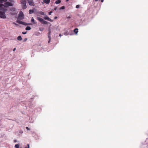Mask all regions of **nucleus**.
<instances>
[{"label":"nucleus","mask_w":148,"mask_h":148,"mask_svg":"<svg viewBox=\"0 0 148 148\" xmlns=\"http://www.w3.org/2000/svg\"><path fill=\"white\" fill-rule=\"evenodd\" d=\"M26 128L27 130H29V128L28 127H26Z\"/></svg>","instance_id":"30"},{"label":"nucleus","mask_w":148,"mask_h":148,"mask_svg":"<svg viewBox=\"0 0 148 148\" xmlns=\"http://www.w3.org/2000/svg\"><path fill=\"white\" fill-rule=\"evenodd\" d=\"M39 29L41 31H43L44 29V28L43 27H40L39 28Z\"/></svg>","instance_id":"21"},{"label":"nucleus","mask_w":148,"mask_h":148,"mask_svg":"<svg viewBox=\"0 0 148 148\" xmlns=\"http://www.w3.org/2000/svg\"><path fill=\"white\" fill-rule=\"evenodd\" d=\"M50 41H51V38H50L49 39V40L48 42V43H49L50 42Z\"/></svg>","instance_id":"28"},{"label":"nucleus","mask_w":148,"mask_h":148,"mask_svg":"<svg viewBox=\"0 0 148 148\" xmlns=\"http://www.w3.org/2000/svg\"><path fill=\"white\" fill-rule=\"evenodd\" d=\"M27 146H28V147L27 148H29V144H28L27 145Z\"/></svg>","instance_id":"33"},{"label":"nucleus","mask_w":148,"mask_h":148,"mask_svg":"<svg viewBox=\"0 0 148 148\" xmlns=\"http://www.w3.org/2000/svg\"><path fill=\"white\" fill-rule=\"evenodd\" d=\"M61 2V1L60 0H57L55 2V3L56 4H58L60 3Z\"/></svg>","instance_id":"15"},{"label":"nucleus","mask_w":148,"mask_h":148,"mask_svg":"<svg viewBox=\"0 0 148 148\" xmlns=\"http://www.w3.org/2000/svg\"><path fill=\"white\" fill-rule=\"evenodd\" d=\"M27 1L29 5L33 6L35 5V4L32 0H27Z\"/></svg>","instance_id":"5"},{"label":"nucleus","mask_w":148,"mask_h":148,"mask_svg":"<svg viewBox=\"0 0 148 148\" xmlns=\"http://www.w3.org/2000/svg\"><path fill=\"white\" fill-rule=\"evenodd\" d=\"M21 4H24L26 3V1L25 0H21Z\"/></svg>","instance_id":"12"},{"label":"nucleus","mask_w":148,"mask_h":148,"mask_svg":"<svg viewBox=\"0 0 148 148\" xmlns=\"http://www.w3.org/2000/svg\"><path fill=\"white\" fill-rule=\"evenodd\" d=\"M79 7H80V5H76V8H79Z\"/></svg>","instance_id":"23"},{"label":"nucleus","mask_w":148,"mask_h":148,"mask_svg":"<svg viewBox=\"0 0 148 148\" xmlns=\"http://www.w3.org/2000/svg\"><path fill=\"white\" fill-rule=\"evenodd\" d=\"M16 49L15 48H14L13 49V51H14L16 50Z\"/></svg>","instance_id":"32"},{"label":"nucleus","mask_w":148,"mask_h":148,"mask_svg":"<svg viewBox=\"0 0 148 148\" xmlns=\"http://www.w3.org/2000/svg\"><path fill=\"white\" fill-rule=\"evenodd\" d=\"M64 35H67L68 34H66H66H64Z\"/></svg>","instance_id":"37"},{"label":"nucleus","mask_w":148,"mask_h":148,"mask_svg":"<svg viewBox=\"0 0 148 148\" xmlns=\"http://www.w3.org/2000/svg\"><path fill=\"white\" fill-rule=\"evenodd\" d=\"M74 32L76 34H77L78 32V29L77 28H75L74 30Z\"/></svg>","instance_id":"14"},{"label":"nucleus","mask_w":148,"mask_h":148,"mask_svg":"<svg viewBox=\"0 0 148 148\" xmlns=\"http://www.w3.org/2000/svg\"><path fill=\"white\" fill-rule=\"evenodd\" d=\"M27 40V38H25V40Z\"/></svg>","instance_id":"40"},{"label":"nucleus","mask_w":148,"mask_h":148,"mask_svg":"<svg viewBox=\"0 0 148 148\" xmlns=\"http://www.w3.org/2000/svg\"><path fill=\"white\" fill-rule=\"evenodd\" d=\"M48 37H49V39L50 38L51 39L50 35H49V36H48Z\"/></svg>","instance_id":"29"},{"label":"nucleus","mask_w":148,"mask_h":148,"mask_svg":"<svg viewBox=\"0 0 148 148\" xmlns=\"http://www.w3.org/2000/svg\"><path fill=\"white\" fill-rule=\"evenodd\" d=\"M23 13L22 12H20L18 16V19H22L23 18Z\"/></svg>","instance_id":"3"},{"label":"nucleus","mask_w":148,"mask_h":148,"mask_svg":"<svg viewBox=\"0 0 148 148\" xmlns=\"http://www.w3.org/2000/svg\"><path fill=\"white\" fill-rule=\"evenodd\" d=\"M27 32H23L22 34H25L27 33Z\"/></svg>","instance_id":"25"},{"label":"nucleus","mask_w":148,"mask_h":148,"mask_svg":"<svg viewBox=\"0 0 148 148\" xmlns=\"http://www.w3.org/2000/svg\"><path fill=\"white\" fill-rule=\"evenodd\" d=\"M31 29V28L29 26H27V27L25 28V29L27 30H30Z\"/></svg>","instance_id":"17"},{"label":"nucleus","mask_w":148,"mask_h":148,"mask_svg":"<svg viewBox=\"0 0 148 148\" xmlns=\"http://www.w3.org/2000/svg\"><path fill=\"white\" fill-rule=\"evenodd\" d=\"M65 8V7L64 6H62L60 8V9H64Z\"/></svg>","instance_id":"24"},{"label":"nucleus","mask_w":148,"mask_h":148,"mask_svg":"<svg viewBox=\"0 0 148 148\" xmlns=\"http://www.w3.org/2000/svg\"><path fill=\"white\" fill-rule=\"evenodd\" d=\"M19 19H18V18L17 19L16 21V22L17 23H18L20 24L25 25V24L22 21H20L19 20Z\"/></svg>","instance_id":"6"},{"label":"nucleus","mask_w":148,"mask_h":148,"mask_svg":"<svg viewBox=\"0 0 148 148\" xmlns=\"http://www.w3.org/2000/svg\"><path fill=\"white\" fill-rule=\"evenodd\" d=\"M57 18V17L56 16L54 17V19H56Z\"/></svg>","instance_id":"35"},{"label":"nucleus","mask_w":148,"mask_h":148,"mask_svg":"<svg viewBox=\"0 0 148 148\" xmlns=\"http://www.w3.org/2000/svg\"><path fill=\"white\" fill-rule=\"evenodd\" d=\"M0 17L3 18H5L6 16L5 15V13L4 12H2L0 10Z\"/></svg>","instance_id":"2"},{"label":"nucleus","mask_w":148,"mask_h":148,"mask_svg":"<svg viewBox=\"0 0 148 148\" xmlns=\"http://www.w3.org/2000/svg\"><path fill=\"white\" fill-rule=\"evenodd\" d=\"M17 39L18 40H22V38L21 36H19L17 37Z\"/></svg>","instance_id":"13"},{"label":"nucleus","mask_w":148,"mask_h":148,"mask_svg":"<svg viewBox=\"0 0 148 148\" xmlns=\"http://www.w3.org/2000/svg\"><path fill=\"white\" fill-rule=\"evenodd\" d=\"M52 12L51 11L50 12H49V15H51V14L52 13Z\"/></svg>","instance_id":"26"},{"label":"nucleus","mask_w":148,"mask_h":148,"mask_svg":"<svg viewBox=\"0 0 148 148\" xmlns=\"http://www.w3.org/2000/svg\"><path fill=\"white\" fill-rule=\"evenodd\" d=\"M50 1V0H43V1L45 3L48 4L49 3Z\"/></svg>","instance_id":"8"},{"label":"nucleus","mask_w":148,"mask_h":148,"mask_svg":"<svg viewBox=\"0 0 148 148\" xmlns=\"http://www.w3.org/2000/svg\"><path fill=\"white\" fill-rule=\"evenodd\" d=\"M19 145L18 144H17L15 145V148H19Z\"/></svg>","instance_id":"20"},{"label":"nucleus","mask_w":148,"mask_h":148,"mask_svg":"<svg viewBox=\"0 0 148 148\" xmlns=\"http://www.w3.org/2000/svg\"><path fill=\"white\" fill-rule=\"evenodd\" d=\"M41 23L43 24H46L47 23V22L46 21H45L44 19L41 22Z\"/></svg>","instance_id":"16"},{"label":"nucleus","mask_w":148,"mask_h":148,"mask_svg":"<svg viewBox=\"0 0 148 148\" xmlns=\"http://www.w3.org/2000/svg\"><path fill=\"white\" fill-rule=\"evenodd\" d=\"M50 34H51V32H50V31H49L48 33V34H49V35H50Z\"/></svg>","instance_id":"31"},{"label":"nucleus","mask_w":148,"mask_h":148,"mask_svg":"<svg viewBox=\"0 0 148 148\" xmlns=\"http://www.w3.org/2000/svg\"><path fill=\"white\" fill-rule=\"evenodd\" d=\"M32 22L33 24H35L36 23L35 21V20L34 19L33 17H32L31 19V21Z\"/></svg>","instance_id":"11"},{"label":"nucleus","mask_w":148,"mask_h":148,"mask_svg":"<svg viewBox=\"0 0 148 148\" xmlns=\"http://www.w3.org/2000/svg\"><path fill=\"white\" fill-rule=\"evenodd\" d=\"M62 36V35L61 34H59V36L60 37H61V36Z\"/></svg>","instance_id":"36"},{"label":"nucleus","mask_w":148,"mask_h":148,"mask_svg":"<svg viewBox=\"0 0 148 148\" xmlns=\"http://www.w3.org/2000/svg\"><path fill=\"white\" fill-rule=\"evenodd\" d=\"M37 19L41 23V22H42V21H43V19L42 18H41L40 17H38L37 18Z\"/></svg>","instance_id":"9"},{"label":"nucleus","mask_w":148,"mask_h":148,"mask_svg":"<svg viewBox=\"0 0 148 148\" xmlns=\"http://www.w3.org/2000/svg\"><path fill=\"white\" fill-rule=\"evenodd\" d=\"M34 12V11L33 10H29V14H30L33 13Z\"/></svg>","instance_id":"18"},{"label":"nucleus","mask_w":148,"mask_h":148,"mask_svg":"<svg viewBox=\"0 0 148 148\" xmlns=\"http://www.w3.org/2000/svg\"><path fill=\"white\" fill-rule=\"evenodd\" d=\"M4 4H1L0 3V10L1 9L3 6L5 7H8L9 6H12L13 5V1L12 0H10L9 1H6Z\"/></svg>","instance_id":"1"},{"label":"nucleus","mask_w":148,"mask_h":148,"mask_svg":"<svg viewBox=\"0 0 148 148\" xmlns=\"http://www.w3.org/2000/svg\"><path fill=\"white\" fill-rule=\"evenodd\" d=\"M67 18H71V16H68L67 17Z\"/></svg>","instance_id":"27"},{"label":"nucleus","mask_w":148,"mask_h":148,"mask_svg":"<svg viewBox=\"0 0 148 148\" xmlns=\"http://www.w3.org/2000/svg\"><path fill=\"white\" fill-rule=\"evenodd\" d=\"M44 18L45 20H47L51 22H52L53 21V20L51 19L49 17L47 16V15H45L44 16Z\"/></svg>","instance_id":"4"},{"label":"nucleus","mask_w":148,"mask_h":148,"mask_svg":"<svg viewBox=\"0 0 148 148\" xmlns=\"http://www.w3.org/2000/svg\"><path fill=\"white\" fill-rule=\"evenodd\" d=\"M38 14H40L42 15H44L45 14L42 11L39 12H38Z\"/></svg>","instance_id":"10"},{"label":"nucleus","mask_w":148,"mask_h":148,"mask_svg":"<svg viewBox=\"0 0 148 148\" xmlns=\"http://www.w3.org/2000/svg\"><path fill=\"white\" fill-rule=\"evenodd\" d=\"M7 1V0H0V3H3V2H6Z\"/></svg>","instance_id":"19"},{"label":"nucleus","mask_w":148,"mask_h":148,"mask_svg":"<svg viewBox=\"0 0 148 148\" xmlns=\"http://www.w3.org/2000/svg\"><path fill=\"white\" fill-rule=\"evenodd\" d=\"M69 0H66V2H68Z\"/></svg>","instance_id":"38"},{"label":"nucleus","mask_w":148,"mask_h":148,"mask_svg":"<svg viewBox=\"0 0 148 148\" xmlns=\"http://www.w3.org/2000/svg\"><path fill=\"white\" fill-rule=\"evenodd\" d=\"M14 142H16V140H14Z\"/></svg>","instance_id":"39"},{"label":"nucleus","mask_w":148,"mask_h":148,"mask_svg":"<svg viewBox=\"0 0 148 148\" xmlns=\"http://www.w3.org/2000/svg\"><path fill=\"white\" fill-rule=\"evenodd\" d=\"M101 2L102 3L103 2L104 0H101Z\"/></svg>","instance_id":"34"},{"label":"nucleus","mask_w":148,"mask_h":148,"mask_svg":"<svg viewBox=\"0 0 148 148\" xmlns=\"http://www.w3.org/2000/svg\"><path fill=\"white\" fill-rule=\"evenodd\" d=\"M40 33L39 32H37L35 33V35L36 36H39L40 35Z\"/></svg>","instance_id":"22"},{"label":"nucleus","mask_w":148,"mask_h":148,"mask_svg":"<svg viewBox=\"0 0 148 148\" xmlns=\"http://www.w3.org/2000/svg\"><path fill=\"white\" fill-rule=\"evenodd\" d=\"M22 8L23 9H25L27 8V6L26 3L24 4H22Z\"/></svg>","instance_id":"7"}]
</instances>
